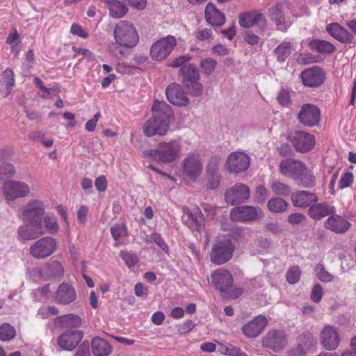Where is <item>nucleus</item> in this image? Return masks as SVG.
<instances>
[{
	"label": "nucleus",
	"mask_w": 356,
	"mask_h": 356,
	"mask_svg": "<svg viewBox=\"0 0 356 356\" xmlns=\"http://www.w3.org/2000/svg\"><path fill=\"white\" fill-rule=\"evenodd\" d=\"M212 35H213V32H212L211 29H198L195 33V38L200 41H204V40L210 39L211 38Z\"/></svg>",
	"instance_id": "59"
},
{
	"label": "nucleus",
	"mask_w": 356,
	"mask_h": 356,
	"mask_svg": "<svg viewBox=\"0 0 356 356\" xmlns=\"http://www.w3.org/2000/svg\"><path fill=\"white\" fill-rule=\"evenodd\" d=\"M15 336V330L9 323H3L0 326V340L10 341Z\"/></svg>",
	"instance_id": "47"
},
{
	"label": "nucleus",
	"mask_w": 356,
	"mask_h": 356,
	"mask_svg": "<svg viewBox=\"0 0 356 356\" xmlns=\"http://www.w3.org/2000/svg\"><path fill=\"white\" fill-rule=\"evenodd\" d=\"M0 193L6 203L28 197L31 193L30 186L22 181L9 179L5 181L0 188Z\"/></svg>",
	"instance_id": "4"
},
{
	"label": "nucleus",
	"mask_w": 356,
	"mask_h": 356,
	"mask_svg": "<svg viewBox=\"0 0 356 356\" xmlns=\"http://www.w3.org/2000/svg\"><path fill=\"white\" fill-rule=\"evenodd\" d=\"M221 162V158L219 156H212L207 165V172L208 175H218V170Z\"/></svg>",
	"instance_id": "49"
},
{
	"label": "nucleus",
	"mask_w": 356,
	"mask_h": 356,
	"mask_svg": "<svg viewBox=\"0 0 356 356\" xmlns=\"http://www.w3.org/2000/svg\"><path fill=\"white\" fill-rule=\"evenodd\" d=\"M225 196L227 203L237 204L249 199L250 190L245 184L237 183L226 191Z\"/></svg>",
	"instance_id": "18"
},
{
	"label": "nucleus",
	"mask_w": 356,
	"mask_h": 356,
	"mask_svg": "<svg viewBox=\"0 0 356 356\" xmlns=\"http://www.w3.org/2000/svg\"><path fill=\"white\" fill-rule=\"evenodd\" d=\"M19 225L16 229V238L21 243L33 241L44 234L42 222H27Z\"/></svg>",
	"instance_id": "9"
},
{
	"label": "nucleus",
	"mask_w": 356,
	"mask_h": 356,
	"mask_svg": "<svg viewBox=\"0 0 356 356\" xmlns=\"http://www.w3.org/2000/svg\"><path fill=\"white\" fill-rule=\"evenodd\" d=\"M334 211V208L325 203L313 204L309 210V216L313 219H321Z\"/></svg>",
	"instance_id": "34"
},
{
	"label": "nucleus",
	"mask_w": 356,
	"mask_h": 356,
	"mask_svg": "<svg viewBox=\"0 0 356 356\" xmlns=\"http://www.w3.org/2000/svg\"><path fill=\"white\" fill-rule=\"evenodd\" d=\"M340 338L337 328L326 325L321 333V342L323 348L327 350H335L339 344Z\"/></svg>",
	"instance_id": "21"
},
{
	"label": "nucleus",
	"mask_w": 356,
	"mask_h": 356,
	"mask_svg": "<svg viewBox=\"0 0 356 356\" xmlns=\"http://www.w3.org/2000/svg\"><path fill=\"white\" fill-rule=\"evenodd\" d=\"M0 82L5 86V96H8L15 85L14 73L10 69L4 70L1 74Z\"/></svg>",
	"instance_id": "40"
},
{
	"label": "nucleus",
	"mask_w": 356,
	"mask_h": 356,
	"mask_svg": "<svg viewBox=\"0 0 356 356\" xmlns=\"http://www.w3.org/2000/svg\"><path fill=\"white\" fill-rule=\"evenodd\" d=\"M291 202L296 207H307L317 202V196L307 191H299L291 194Z\"/></svg>",
	"instance_id": "27"
},
{
	"label": "nucleus",
	"mask_w": 356,
	"mask_h": 356,
	"mask_svg": "<svg viewBox=\"0 0 356 356\" xmlns=\"http://www.w3.org/2000/svg\"><path fill=\"white\" fill-rule=\"evenodd\" d=\"M83 333L81 330H73L63 332L57 338V343L64 350L72 351L82 340Z\"/></svg>",
	"instance_id": "16"
},
{
	"label": "nucleus",
	"mask_w": 356,
	"mask_h": 356,
	"mask_svg": "<svg viewBox=\"0 0 356 356\" xmlns=\"http://www.w3.org/2000/svg\"><path fill=\"white\" fill-rule=\"evenodd\" d=\"M44 272L49 277L56 278L64 273V268L59 261H52L48 264L44 268Z\"/></svg>",
	"instance_id": "42"
},
{
	"label": "nucleus",
	"mask_w": 356,
	"mask_h": 356,
	"mask_svg": "<svg viewBox=\"0 0 356 356\" xmlns=\"http://www.w3.org/2000/svg\"><path fill=\"white\" fill-rule=\"evenodd\" d=\"M269 13L271 20L275 22L278 30L285 31L291 26V22L286 19L282 6L277 5L270 9Z\"/></svg>",
	"instance_id": "31"
},
{
	"label": "nucleus",
	"mask_w": 356,
	"mask_h": 356,
	"mask_svg": "<svg viewBox=\"0 0 356 356\" xmlns=\"http://www.w3.org/2000/svg\"><path fill=\"white\" fill-rule=\"evenodd\" d=\"M0 174L13 176L15 174V168L10 163H3L0 165Z\"/></svg>",
	"instance_id": "60"
},
{
	"label": "nucleus",
	"mask_w": 356,
	"mask_h": 356,
	"mask_svg": "<svg viewBox=\"0 0 356 356\" xmlns=\"http://www.w3.org/2000/svg\"><path fill=\"white\" fill-rule=\"evenodd\" d=\"M113 38L117 45L124 48H133L139 42L136 29L132 23L122 20L115 24L113 29Z\"/></svg>",
	"instance_id": "3"
},
{
	"label": "nucleus",
	"mask_w": 356,
	"mask_h": 356,
	"mask_svg": "<svg viewBox=\"0 0 356 356\" xmlns=\"http://www.w3.org/2000/svg\"><path fill=\"white\" fill-rule=\"evenodd\" d=\"M350 225L349 222L338 215L330 216L325 222L327 229L339 234L346 232Z\"/></svg>",
	"instance_id": "30"
},
{
	"label": "nucleus",
	"mask_w": 356,
	"mask_h": 356,
	"mask_svg": "<svg viewBox=\"0 0 356 356\" xmlns=\"http://www.w3.org/2000/svg\"><path fill=\"white\" fill-rule=\"evenodd\" d=\"M205 19L213 26H221L225 22V16L213 3H209L205 8Z\"/></svg>",
	"instance_id": "28"
},
{
	"label": "nucleus",
	"mask_w": 356,
	"mask_h": 356,
	"mask_svg": "<svg viewBox=\"0 0 356 356\" xmlns=\"http://www.w3.org/2000/svg\"><path fill=\"white\" fill-rule=\"evenodd\" d=\"M230 49L221 44H216L211 48V53L213 54L225 56L229 54Z\"/></svg>",
	"instance_id": "61"
},
{
	"label": "nucleus",
	"mask_w": 356,
	"mask_h": 356,
	"mask_svg": "<svg viewBox=\"0 0 356 356\" xmlns=\"http://www.w3.org/2000/svg\"><path fill=\"white\" fill-rule=\"evenodd\" d=\"M231 273L223 268L215 270L211 275V282L220 292H227L233 285Z\"/></svg>",
	"instance_id": "17"
},
{
	"label": "nucleus",
	"mask_w": 356,
	"mask_h": 356,
	"mask_svg": "<svg viewBox=\"0 0 356 356\" xmlns=\"http://www.w3.org/2000/svg\"><path fill=\"white\" fill-rule=\"evenodd\" d=\"M321 118V111L312 104H305L301 106L298 119L305 127H314L319 124Z\"/></svg>",
	"instance_id": "13"
},
{
	"label": "nucleus",
	"mask_w": 356,
	"mask_h": 356,
	"mask_svg": "<svg viewBox=\"0 0 356 356\" xmlns=\"http://www.w3.org/2000/svg\"><path fill=\"white\" fill-rule=\"evenodd\" d=\"M309 45L312 49L322 54H332L336 49L334 44L323 40H313L310 42Z\"/></svg>",
	"instance_id": "38"
},
{
	"label": "nucleus",
	"mask_w": 356,
	"mask_h": 356,
	"mask_svg": "<svg viewBox=\"0 0 356 356\" xmlns=\"http://www.w3.org/2000/svg\"><path fill=\"white\" fill-rule=\"evenodd\" d=\"M316 339L310 333H304L300 337L299 345L300 348L309 352L316 345Z\"/></svg>",
	"instance_id": "43"
},
{
	"label": "nucleus",
	"mask_w": 356,
	"mask_h": 356,
	"mask_svg": "<svg viewBox=\"0 0 356 356\" xmlns=\"http://www.w3.org/2000/svg\"><path fill=\"white\" fill-rule=\"evenodd\" d=\"M250 157L244 152H234L228 156L225 168L230 173L238 174L246 170L250 166Z\"/></svg>",
	"instance_id": "12"
},
{
	"label": "nucleus",
	"mask_w": 356,
	"mask_h": 356,
	"mask_svg": "<svg viewBox=\"0 0 356 356\" xmlns=\"http://www.w3.org/2000/svg\"><path fill=\"white\" fill-rule=\"evenodd\" d=\"M325 30L330 36L340 42L348 43L353 40L352 34L348 32L339 23L328 24L325 27Z\"/></svg>",
	"instance_id": "26"
},
{
	"label": "nucleus",
	"mask_w": 356,
	"mask_h": 356,
	"mask_svg": "<svg viewBox=\"0 0 356 356\" xmlns=\"http://www.w3.org/2000/svg\"><path fill=\"white\" fill-rule=\"evenodd\" d=\"M149 238L150 242H154L165 253H168V246L160 234L154 232L150 235Z\"/></svg>",
	"instance_id": "53"
},
{
	"label": "nucleus",
	"mask_w": 356,
	"mask_h": 356,
	"mask_svg": "<svg viewBox=\"0 0 356 356\" xmlns=\"http://www.w3.org/2000/svg\"><path fill=\"white\" fill-rule=\"evenodd\" d=\"M301 271L298 266H293L289 269L286 273V277L290 284L297 283L300 277Z\"/></svg>",
	"instance_id": "51"
},
{
	"label": "nucleus",
	"mask_w": 356,
	"mask_h": 356,
	"mask_svg": "<svg viewBox=\"0 0 356 356\" xmlns=\"http://www.w3.org/2000/svg\"><path fill=\"white\" fill-rule=\"evenodd\" d=\"M180 140L161 142L157 147L145 152V155L161 163H170L176 161L183 153Z\"/></svg>",
	"instance_id": "2"
},
{
	"label": "nucleus",
	"mask_w": 356,
	"mask_h": 356,
	"mask_svg": "<svg viewBox=\"0 0 356 356\" xmlns=\"http://www.w3.org/2000/svg\"><path fill=\"white\" fill-rule=\"evenodd\" d=\"M202 159L198 153H190L182 161L184 175L191 180H195L202 172Z\"/></svg>",
	"instance_id": "11"
},
{
	"label": "nucleus",
	"mask_w": 356,
	"mask_h": 356,
	"mask_svg": "<svg viewBox=\"0 0 356 356\" xmlns=\"http://www.w3.org/2000/svg\"><path fill=\"white\" fill-rule=\"evenodd\" d=\"M169 127V122L152 117L144 124L143 132L147 137L156 135L164 136L168 131Z\"/></svg>",
	"instance_id": "22"
},
{
	"label": "nucleus",
	"mask_w": 356,
	"mask_h": 356,
	"mask_svg": "<svg viewBox=\"0 0 356 356\" xmlns=\"http://www.w3.org/2000/svg\"><path fill=\"white\" fill-rule=\"evenodd\" d=\"M152 117L170 122L173 115L171 107L163 101L156 100L152 108Z\"/></svg>",
	"instance_id": "29"
},
{
	"label": "nucleus",
	"mask_w": 356,
	"mask_h": 356,
	"mask_svg": "<svg viewBox=\"0 0 356 356\" xmlns=\"http://www.w3.org/2000/svg\"><path fill=\"white\" fill-rule=\"evenodd\" d=\"M353 182V175L352 172H346L341 177L339 181V187L345 188L350 186Z\"/></svg>",
	"instance_id": "56"
},
{
	"label": "nucleus",
	"mask_w": 356,
	"mask_h": 356,
	"mask_svg": "<svg viewBox=\"0 0 356 356\" xmlns=\"http://www.w3.org/2000/svg\"><path fill=\"white\" fill-rule=\"evenodd\" d=\"M120 256L129 268H131L138 262L137 255L131 252L122 250L120 252Z\"/></svg>",
	"instance_id": "50"
},
{
	"label": "nucleus",
	"mask_w": 356,
	"mask_h": 356,
	"mask_svg": "<svg viewBox=\"0 0 356 356\" xmlns=\"http://www.w3.org/2000/svg\"><path fill=\"white\" fill-rule=\"evenodd\" d=\"M180 72L183 76V83L194 96H200L202 93V85L199 81L200 74L197 67L190 64L181 67Z\"/></svg>",
	"instance_id": "7"
},
{
	"label": "nucleus",
	"mask_w": 356,
	"mask_h": 356,
	"mask_svg": "<svg viewBox=\"0 0 356 356\" xmlns=\"http://www.w3.org/2000/svg\"><path fill=\"white\" fill-rule=\"evenodd\" d=\"M70 31L73 35H78L83 38H86L88 35V33L81 26L76 24L72 25Z\"/></svg>",
	"instance_id": "64"
},
{
	"label": "nucleus",
	"mask_w": 356,
	"mask_h": 356,
	"mask_svg": "<svg viewBox=\"0 0 356 356\" xmlns=\"http://www.w3.org/2000/svg\"><path fill=\"white\" fill-rule=\"evenodd\" d=\"M165 94L168 100L175 106H186L189 103L186 93L177 83L169 85L166 88Z\"/></svg>",
	"instance_id": "20"
},
{
	"label": "nucleus",
	"mask_w": 356,
	"mask_h": 356,
	"mask_svg": "<svg viewBox=\"0 0 356 356\" xmlns=\"http://www.w3.org/2000/svg\"><path fill=\"white\" fill-rule=\"evenodd\" d=\"M55 324L59 327L75 328L81 325V318L79 316L76 314H65L56 317Z\"/></svg>",
	"instance_id": "32"
},
{
	"label": "nucleus",
	"mask_w": 356,
	"mask_h": 356,
	"mask_svg": "<svg viewBox=\"0 0 356 356\" xmlns=\"http://www.w3.org/2000/svg\"><path fill=\"white\" fill-rule=\"evenodd\" d=\"M279 169L283 176L293 179L298 186L309 188L315 185L314 175L298 160L284 159L280 163Z\"/></svg>",
	"instance_id": "1"
},
{
	"label": "nucleus",
	"mask_w": 356,
	"mask_h": 356,
	"mask_svg": "<svg viewBox=\"0 0 356 356\" xmlns=\"http://www.w3.org/2000/svg\"><path fill=\"white\" fill-rule=\"evenodd\" d=\"M262 211L259 207L241 206L233 208L230 211V218L233 221L247 222L257 219Z\"/></svg>",
	"instance_id": "15"
},
{
	"label": "nucleus",
	"mask_w": 356,
	"mask_h": 356,
	"mask_svg": "<svg viewBox=\"0 0 356 356\" xmlns=\"http://www.w3.org/2000/svg\"><path fill=\"white\" fill-rule=\"evenodd\" d=\"M286 335L282 330H272L262 339V346L278 352L283 349L286 344Z\"/></svg>",
	"instance_id": "14"
},
{
	"label": "nucleus",
	"mask_w": 356,
	"mask_h": 356,
	"mask_svg": "<svg viewBox=\"0 0 356 356\" xmlns=\"http://www.w3.org/2000/svg\"><path fill=\"white\" fill-rule=\"evenodd\" d=\"M217 65V61L212 58H206L201 60L200 66L203 73L207 75L211 74Z\"/></svg>",
	"instance_id": "48"
},
{
	"label": "nucleus",
	"mask_w": 356,
	"mask_h": 356,
	"mask_svg": "<svg viewBox=\"0 0 356 356\" xmlns=\"http://www.w3.org/2000/svg\"><path fill=\"white\" fill-rule=\"evenodd\" d=\"M76 298L74 288L67 283L59 285L55 295V301L57 303L67 305L74 302Z\"/></svg>",
	"instance_id": "25"
},
{
	"label": "nucleus",
	"mask_w": 356,
	"mask_h": 356,
	"mask_svg": "<svg viewBox=\"0 0 356 356\" xmlns=\"http://www.w3.org/2000/svg\"><path fill=\"white\" fill-rule=\"evenodd\" d=\"M56 250V240L49 236H44L30 246L29 254L35 259H44L51 256Z\"/></svg>",
	"instance_id": "10"
},
{
	"label": "nucleus",
	"mask_w": 356,
	"mask_h": 356,
	"mask_svg": "<svg viewBox=\"0 0 356 356\" xmlns=\"http://www.w3.org/2000/svg\"><path fill=\"white\" fill-rule=\"evenodd\" d=\"M182 220L189 227L194 224L197 227L200 228L204 222L203 214L199 208H197L194 213L188 209H184Z\"/></svg>",
	"instance_id": "33"
},
{
	"label": "nucleus",
	"mask_w": 356,
	"mask_h": 356,
	"mask_svg": "<svg viewBox=\"0 0 356 356\" xmlns=\"http://www.w3.org/2000/svg\"><path fill=\"white\" fill-rule=\"evenodd\" d=\"M268 195V191L266 188L260 185L256 188L255 191V202L262 203L265 201Z\"/></svg>",
	"instance_id": "57"
},
{
	"label": "nucleus",
	"mask_w": 356,
	"mask_h": 356,
	"mask_svg": "<svg viewBox=\"0 0 356 356\" xmlns=\"http://www.w3.org/2000/svg\"><path fill=\"white\" fill-rule=\"evenodd\" d=\"M264 20V16L257 12L244 13L240 15L238 23L241 26L249 28L261 22Z\"/></svg>",
	"instance_id": "35"
},
{
	"label": "nucleus",
	"mask_w": 356,
	"mask_h": 356,
	"mask_svg": "<svg viewBox=\"0 0 356 356\" xmlns=\"http://www.w3.org/2000/svg\"><path fill=\"white\" fill-rule=\"evenodd\" d=\"M45 213V205L43 201L38 199L30 200L17 211V216L23 221L42 222Z\"/></svg>",
	"instance_id": "5"
},
{
	"label": "nucleus",
	"mask_w": 356,
	"mask_h": 356,
	"mask_svg": "<svg viewBox=\"0 0 356 356\" xmlns=\"http://www.w3.org/2000/svg\"><path fill=\"white\" fill-rule=\"evenodd\" d=\"M317 277L323 282H330L334 280V276L325 270L322 265H318L315 268Z\"/></svg>",
	"instance_id": "52"
},
{
	"label": "nucleus",
	"mask_w": 356,
	"mask_h": 356,
	"mask_svg": "<svg viewBox=\"0 0 356 356\" xmlns=\"http://www.w3.org/2000/svg\"><path fill=\"white\" fill-rule=\"evenodd\" d=\"M209 175L210 177L208 179L207 183L206 184L207 188L208 189H211V190L216 189L219 186L220 177L219 175Z\"/></svg>",
	"instance_id": "62"
},
{
	"label": "nucleus",
	"mask_w": 356,
	"mask_h": 356,
	"mask_svg": "<svg viewBox=\"0 0 356 356\" xmlns=\"http://www.w3.org/2000/svg\"><path fill=\"white\" fill-rule=\"evenodd\" d=\"M301 79L304 86L311 88L318 87L323 83L325 74L319 67H314L303 71Z\"/></svg>",
	"instance_id": "23"
},
{
	"label": "nucleus",
	"mask_w": 356,
	"mask_h": 356,
	"mask_svg": "<svg viewBox=\"0 0 356 356\" xmlns=\"http://www.w3.org/2000/svg\"><path fill=\"white\" fill-rule=\"evenodd\" d=\"M177 44V39L167 35L154 42L150 49V56L154 60H163L172 51Z\"/></svg>",
	"instance_id": "8"
},
{
	"label": "nucleus",
	"mask_w": 356,
	"mask_h": 356,
	"mask_svg": "<svg viewBox=\"0 0 356 356\" xmlns=\"http://www.w3.org/2000/svg\"><path fill=\"white\" fill-rule=\"evenodd\" d=\"M91 346L95 356H108L111 352V345L106 340L101 338L93 339Z\"/></svg>",
	"instance_id": "37"
},
{
	"label": "nucleus",
	"mask_w": 356,
	"mask_h": 356,
	"mask_svg": "<svg viewBox=\"0 0 356 356\" xmlns=\"http://www.w3.org/2000/svg\"><path fill=\"white\" fill-rule=\"evenodd\" d=\"M268 324L267 318L258 315L242 327L243 333L248 337L253 338L260 334Z\"/></svg>",
	"instance_id": "24"
},
{
	"label": "nucleus",
	"mask_w": 356,
	"mask_h": 356,
	"mask_svg": "<svg viewBox=\"0 0 356 356\" xmlns=\"http://www.w3.org/2000/svg\"><path fill=\"white\" fill-rule=\"evenodd\" d=\"M323 295V288L319 284H316L311 292V299L315 302H319Z\"/></svg>",
	"instance_id": "58"
},
{
	"label": "nucleus",
	"mask_w": 356,
	"mask_h": 356,
	"mask_svg": "<svg viewBox=\"0 0 356 356\" xmlns=\"http://www.w3.org/2000/svg\"><path fill=\"white\" fill-rule=\"evenodd\" d=\"M270 187L273 193L276 195L287 196L291 193V187L280 181H273L270 182Z\"/></svg>",
	"instance_id": "45"
},
{
	"label": "nucleus",
	"mask_w": 356,
	"mask_h": 356,
	"mask_svg": "<svg viewBox=\"0 0 356 356\" xmlns=\"http://www.w3.org/2000/svg\"><path fill=\"white\" fill-rule=\"evenodd\" d=\"M291 143L296 149L300 152H307L312 149L316 143L314 136L305 131H296L291 136Z\"/></svg>",
	"instance_id": "19"
},
{
	"label": "nucleus",
	"mask_w": 356,
	"mask_h": 356,
	"mask_svg": "<svg viewBox=\"0 0 356 356\" xmlns=\"http://www.w3.org/2000/svg\"><path fill=\"white\" fill-rule=\"evenodd\" d=\"M277 99L282 106H289L291 103L289 91L284 88L281 89L277 94Z\"/></svg>",
	"instance_id": "54"
},
{
	"label": "nucleus",
	"mask_w": 356,
	"mask_h": 356,
	"mask_svg": "<svg viewBox=\"0 0 356 356\" xmlns=\"http://www.w3.org/2000/svg\"><path fill=\"white\" fill-rule=\"evenodd\" d=\"M293 45L290 42L284 41L275 50L277 59L280 62L284 61L291 54Z\"/></svg>",
	"instance_id": "39"
},
{
	"label": "nucleus",
	"mask_w": 356,
	"mask_h": 356,
	"mask_svg": "<svg viewBox=\"0 0 356 356\" xmlns=\"http://www.w3.org/2000/svg\"><path fill=\"white\" fill-rule=\"evenodd\" d=\"M43 223V229L44 234L46 232L53 234L58 230V224L56 217L53 216H47L43 218L42 224Z\"/></svg>",
	"instance_id": "44"
},
{
	"label": "nucleus",
	"mask_w": 356,
	"mask_h": 356,
	"mask_svg": "<svg viewBox=\"0 0 356 356\" xmlns=\"http://www.w3.org/2000/svg\"><path fill=\"white\" fill-rule=\"evenodd\" d=\"M234 246L229 238H223L218 241L210 252L211 261L217 265L223 264L232 257Z\"/></svg>",
	"instance_id": "6"
},
{
	"label": "nucleus",
	"mask_w": 356,
	"mask_h": 356,
	"mask_svg": "<svg viewBox=\"0 0 356 356\" xmlns=\"http://www.w3.org/2000/svg\"><path fill=\"white\" fill-rule=\"evenodd\" d=\"M108 7L109 15L113 18H122L127 13L126 7L118 0H102Z\"/></svg>",
	"instance_id": "36"
},
{
	"label": "nucleus",
	"mask_w": 356,
	"mask_h": 356,
	"mask_svg": "<svg viewBox=\"0 0 356 356\" xmlns=\"http://www.w3.org/2000/svg\"><path fill=\"white\" fill-rule=\"evenodd\" d=\"M111 233L114 240L118 241L127 234V231L124 226L115 225L111 227Z\"/></svg>",
	"instance_id": "55"
},
{
	"label": "nucleus",
	"mask_w": 356,
	"mask_h": 356,
	"mask_svg": "<svg viewBox=\"0 0 356 356\" xmlns=\"http://www.w3.org/2000/svg\"><path fill=\"white\" fill-rule=\"evenodd\" d=\"M101 113L99 112H97L95 115L93 116L92 119L88 120L85 125V128L88 131H94L95 129V127L97 126V122L101 118Z\"/></svg>",
	"instance_id": "63"
},
{
	"label": "nucleus",
	"mask_w": 356,
	"mask_h": 356,
	"mask_svg": "<svg viewBox=\"0 0 356 356\" xmlns=\"http://www.w3.org/2000/svg\"><path fill=\"white\" fill-rule=\"evenodd\" d=\"M6 43L10 45L11 51L15 55L19 52L18 45L21 43L19 35L16 29H14L8 36Z\"/></svg>",
	"instance_id": "46"
},
{
	"label": "nucleus",
	"mask_w": 356,
	"mask_h": 356,
	"mask_svg": "<svg viewBox=\"0 0 356 356\" xmlns=\"http://www.w3.org/2000/svg\"><path fill=\"white\" fill-rule=\"evenodd\" d=\"M289 204L281 197H273L268 200L267 207L273 213H282L286 210Z\"/></svg>",
	"instance_id": "41"
}]
</instances>
